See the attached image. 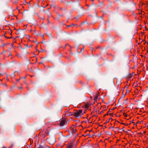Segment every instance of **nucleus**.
Returning <instances> with one entry per match:
<instances>
[{
	"label": "nucleus",
	"mask_w": 148,
	"mask_h": 148,
	"mask_svg": "<svg viewBox=\"0 0 148 148\" xmlns=\"http://www.w3.org/2000/svg\"><path fill=\"white\" fill-rule=\"evenodd\" d=\"M126 93H125V94L123 95L122 96H123V97H125V95H126Z\"/></svg>",
	"instance_id": "nucleus-29"
},
{
	"label": "nucleus",
	"mask_w": 148,
	"mask_h": 148,
	"mask_svg": "<svg viewBox=\"0 0 148 148\" xmlns=\"http://www.w3.org/2000/svg\"><path fill=\"white\" fill-rule=\"evenodd\" d=\"M16 81H17V82H18V81H19V79H17V80H16Z\"/></svg>",
	"instance_id": "nucleus-45"
},
{
	"label": "nucleus",
	"mask_w": 148,
	"mask_h": 148,
	"mask_svg": "<svg viewBox=\"0 0 148 148\" xmlns=\"http://www.w3.org/2000/svg\"><path fill=\"white\" fill-rule=\"evenodd\" d=\"M128 74L129 75V78H131L132 77V75L131 74L129 73H128Z\"/></svg>",
	"instance_id": "nucleus-18"
},
{
	"label": "nucleus",
	"mask_w": 148,
	"mask_h": 148,
	"mask_svg": "<svg viewBox=\"0 0 148 148\" xmlns=\"http://www.w3.org/2000/svg\"><path fill=\"white\" fill-rule=\"evenodd\" d=\"M19 88L20 89H22V87H19Z\"/></svg>",
	"instance_id": "nucleus-50"
},
{
	"label": "nucleus",
	"mask_w": 148,
	"mask_h": 148,
	"mask_svg": "<svg viewBox=\"0 0 148 148\" xmlns=\"http://www.w3.org/2000/svg\"><path fill=\"white\" fill-rule=\"evenodd\" d=\"M92 5H94V3H92Z\"/></svg>",
	"instance_id": "nucleus-59"
},
{
	"label": "nucleus",
	"mask_w": 148,
	"mask_h": 148,
	"mask_svg": "<svg viewBox=\"0 0 148 148\" xmlns=\"http://www.w3.org/2000/svg\"><path fill=\"white\" fill-rule=\"evenodd\" d=\"M120 130H121V131H124V130H123V128H122V129H121Z\"/></svg>",
	"instance_id": "nucleus-25"
},
{
	"label": "nucleus",
	"mask_w": 148,
	"mask_h": 148,
	"mask_svg": "<svg viewBox=\"0 0 148 148\" xmlns=\"http://www.w3.org/2000/svg\"><path fill=\"white\" fill-rule=\"evenodd\" d=\"M69 122V121H68L66 122V123H68Z\"/></svg>",
	"instance_id": "nucleus-42"
},
{
	"label": "nucleus",
	"mask_w": 148,
	"mask_h": 148,
	"mask_svg": "<svg viewBox=\"0 0 148 148\" xmlns=\"http://www.w3.org/2000/svg\"><path fill=\"white\" fill-rule=\"evenodd\" d=\"M71 26H72V25H67V27H70Z\"/></svg>",
	"instance_id": "nucleus-27"
},
{
	"label": "nucleus",
	"mask_w": 148,
	"mask_h": 148,
	"mask_svg": "<svg viewBox=\"0 0 148 148\" xmlns=\"http://www.w3.org/2000/svg\"><path fill=\"white\" fill-rule=\"evenodd\" d=\"M87 135H89V134H87Z\"/></svg>",
	"instance_id": "nucleus-62"
},
{
	"label": "nucleus",
	"mask_w": 148,
	"mask_h": 148,
	"mask_svg": "<svg viewBox=\"0 0 148 148\" xmlns=\"http://www.w3.org/2000/svg\"><path fill=\"white\" fill-rule=\"evenodd\" d=\"M65 115H66L67 116H72V115H73V113H72V112H69L66 113Z\"/></svg>",
	"instance_id": "nucleus-7"
},
{
	"label": "nucleus",
	"mask_w": 148,
	"mask_h": 148,
	"mask_svg": "<svg viewBox=\"0 0 148 148\" xmlns=\"http://www.w3.org/2000/svg\"><path fill=\"white\" fill-rule=\"evenodd\" d=\"M104 127H105V128H106V126H104Z\"/></svg>",
	"instance_id": "nucleus-60"
},
{
	"label": "nucleus",
	"mask_w": 148,
	"mask_h": 148,
	"mask_svg": "<svg viewBox=\"0 0 148 148\" xmlns=\"http://www.w3.org/2000/svg\"><path fill=\"white\" fill-rule=\"evenodd\" d=\"M50 9V8H48L47 9V12H49V9Z\"/></svg>",
	"instance_id": "nucleus-26"
},
{
	"label": "nucleus",
	"mask_w": 148,
	"mask_h": 148,
	"mask_svg": "<svg viewBox=\"0 0 148 148\" xmlns=\"http://www.w3.org/2000/svg\"><path fill=\"white\" fill-rule=\"evenodd\" d=\"M127 99H126V100H125V102H126V101H127Z\"/></svg>",
	"instance_id": "nucleus-37"
},
{
	"label": "nucleus",
	"mask_w": 148,
	"mask_h": 148,
	"mask_svg": "<svg viewBox=\"0 0 148 148\" xmlns=\"http://www.w3.org/2000/svg\"><path fill=\"white\" fill-rule=\"evenodd\" d=\"M28 3L29 4V6L31 7V5H30V2H29Z\"/></svg>",
	"instance_id": "nucleus-30"
},
{
	"label": "nucleus",
	"mask_w": 148,
	"mask_h": 148,
	"mask_svg": "<svg viewBox=\"0 0 148 148\" xmlns=\"http://www.w3.org/2000/svg\"><path fill=\"white\" fill-rule=\"evenodd\" d=\"M20 33L21 34V36H23L25 35L24 32L21 29V31L20 32Z\"/></svg>",
	"instance_id": "nucleus-5"
},
{
	"label": "nucleus",
	"mask_w": 148,
	"mask_h": 148,
	"mask_svg": "<svg viewBox=\"0 0 148 148\" xmlns=\"http://www.w3.org/2000/svg\"><path fill=\"white\" fill-rule=\"evenodd\" d=\"M112 128V127H109V129H110V128Z\"/></svg>",
	"instance_id": "nucleus-54"
},
{
	"label": "nucleus",
	"mask_w": 148,
	"mask_h": 148,
	"mask_svg": "<svg viewBox=\"0 0 148 148\" xmlns=\"http://www.w3.org/2000/svg\"><path fill=\"white\" fill-rule=\"evenodd\" d=\"M125 132L126 133H127V131H126Z\"/></svg>",
	"instance_id": "nucleus-64"
},
{
	"label": "nucleus",
	"mask_w": 148,
	"mask_h": 148,
	"mask_svg": "<svg viewBox=\"0 0 148 148\" xmlns=\"http://www.w3.org/2000/svg\"><path fill=\"white\" fill-rule=\"evenodd\" d=\"M89 106L88 105V104H87L85 105V108H86V109H88Z\"/></svg>",
	"instance_id": "nucleus-10"
},
{
	"label": "nucleus",
	"mask_w": 148,
	"mask_h": 148,
	"mask_svg": "<svg viewBox=\"0 0 148 148\" xmlns=\"http://www.w3.org/2000/svg\"><path fill=\"white\" fill-rule=\"evenodd\" d=\"M101 133H100V134H99V137H100V135H101Z\"/></svg>",
	"instance_id": "nucleus-52"
},
{
	"label": "nucleus",
	"mask_w": 148,
	"mask_h": 148,
	"mask_svg": "<svg viewBox=\"0 0 148 148\" xmlns=\"http://www.w3.org/2000/svg\"><path fill=\"white\" fill-rule=\"evenodd\" d=\"M110 112V111L109 110V112H108L107 113V114H105V115H104V116H106V115H108V114H109L108 113H109V112Z\"/></svg>",
	"instance_id": "nucleus-21"
},
{
	"label": "nucleus",
	"mask_w": 148,
	"mask_h": 148,
	"mask_svg": "<svg viewBox=\"0 0 148 148\" xmlns=\"http://www.w3.org/2000/svg\"><path fill=\"white\" fill-rule=\"evenodd\" d=\"M25 84H27V83H26V82H25Z\"/></svg>",
	"instance_id": "nucleus-63"
},
{
	"label": "nucleus",
	"mask_w": 148,
	"mask_h": 148,
	"mask_svg": "<svg viewBox=\"0 0 148 148\" xmlns=\"http://www.w3.org/2000/svg\"><path fill=\"white\" fill-rule=\"evenodd\" d=\"M46 140L49 143L52 145H53L56 141V138L54 136L50 138H47Z\"/></svg>",
	"instance_id": "nucleus-1"
},
{
	"label": "nucleus",
	"mask_w": 148,
	"mask_h": 148,
	"mask_svg": "<svg viewBox=\"0 0 148 148\" xmlns=\"http://www.w3.org/2000/svg\"><path fill=\"white\" fill-rule=\"evenodd\" d=\"M25 46H26V48H27V47H28V46H27V45H25Z\"/></svg>",
	"instance_id": "nucleus-41"
},
{
	"label": "nucleus",
	"mask_w": 148,
	"mask_h": 148,
	"mask_svg": "<svg viewBox=\"0 0 148 148\" xmlns=\"http://www.w3.org/2000/svg\"><path fill=\"white\" fill-rule=\"evenodd\" d=\"M23 78L24 79H25L26 78V77H23Z\"/></svg>",
	"instance_id": "nucleus-49"
},
{
	"label": "nucleus",
	"mask_w": 148,
	"mask_h": 148,
	"mask_svg": "<svg viewBox=\"0 0 148 148\" xmlns=\"http://www.w3.org/2000/svg\"><path fill=\"white\" fill-rule=\"evenodd\" d=\"M15 76V72L13 73L10 75V76L12 77H14Z\"/></svg>",
	"instance_id": "nucleus-13"
},
{
	"label": "nucleus",
	"mask_w": 148,
	"mask_h": 148,
	"mask_svg": "<svg viewBox=\"0 0 148 148\" xmlns=\"http://www.w3.org/2000/svg\"><path fill=\"white\" fill-rule=\"evenodd\" d=\"M28 63L29 64L30 63V60H28Z\"/></svg>",
	"instance_id": "nucleus-31"
},
{
	"label": "nucleus",
	"mask_w": 148,
	"mask_h": 148,
	"mask_svg": "<svg viewBox=\"0 0 148 148\" xmlns=\"http://www.w3.org/2000/svg\"><path fill=\"white\" fill-rule=\"evenodd\" d=\"M92 130H91L90 131H89L90 132H92Z\"/></svg>",
	"instance_id": "nucleus-51"
},
{
	"label": "nucleus",
	"mask_w": 148,
	"mask_h": 148,
	"mask_svg": "<svg viewBox=\"0 0 148 148\" xmlns=\"http://www.w3.org/2000/svg\"><path fill=\"white\" fill-rule=\"evenodd\" d=\"M84 49V48L81 49V51H82V50H83Z\"/></svg>",
	"instance_id": "nucleus-44"
},
{
	"label": "nucleus",
	"mask_w": 148,
	"mask_h": 148,
	"mask_svg": "<svg viewBox=\"0 0 148 148\" xmlns=\"http://www.w3.org/2000/svg\"><path fill=\"white\" fill-rule=\"evenodd\" d=\"M112 119V118L111 117V118H110L109 119V120H109V121L110 119Z\"/></svg>",
	"instance_id": "nucleus-48"
},
{
	"label": "nucleus",
	"mask_w": 148,
	"mask_h": 148,
	"mask_svg": "<svg viewBox=\"0 0 148 148\" xmlns=\"http://www.w3.org/2000/svg\"><path fill=\"white\" fill-rule=\"evenodd\" d=\"M103 112V111H102L101 112V114Z\"/></svg>",
	"instance_id": "nucleus-47"
},
{
	"label": "nucleus",
	"mask_w": 148,
	"mask_h": 148,
	"mask_svg": "<svg viewBox=\"0 0 148 148\" xmlns=\"http://www.w3.org/2000/svg\"><path fill=\"white\" fill-rule=\"evenodd\" d=\"M43 62H40L39 63L40 64H42Z\"/></svg>",
	"instance_id": "nucleus-46"
},
{
	"label": "nucleus",
	"mask_w": 148,
	"mask_h": 148,
	"mask_svg": "<svg viewBox=\"0 0 148 148\" xmlns=\"http://www.w3.org/2000/svg\"><path fill=\"white\" fill-rule=\"evenodd\" d=\"M109 134V135H111V133H110V134Z\"/></svg>",
	"instance_id": "nucleus-57"
},
{
	"label": "nucleus",
	"mask_w": 148,
	"mask_h": 148,
	"mask_svg": "<svg viewBox=\"0 0 148 148\" xmlns=\"http://www.w3.org/2000/svg\"><path fill=\"white\" fill-rule=\"evenodd\" d=\"M131 131V130H127V131Z\"/></svg>",
	"instance_id": "nucleus-56"
},
{
	"label": "nucleus",
	"mask_w": 148,
	"mask_h": 148,
	"mask_svg": "<svg viewBox=\"0 0 148 148\" xmlns=\"http://www.w3.org/2000/svg\"><path fill=\"white\" fill-rule=\"evenodd\" d=\"M73 143H69L68 145L66 146V148H73Z\"/></svg>",
	"instance_id": "nucleus-3"
},
{
	"label": "nucleus",
	"mask_w": 148,
	"mask_h": 148,
	"mask_svg": "<svg viewBox=\"0 0 148 148\" xmlns=\"http://www.w3.org/2000/svg\"><path fill=\"white\" fill-rule=\"evenodd\" d=\"M20 31H21V29H19L17 30V32H16V34L17 35H18L19 34V33H20Z\"/></svg>",
	"instance_id": "nucleus-11"
},
{
	"label": "nucleus",
	"mask_w": 148,
	"mask_h": 148,
	"mask_svg": "<svg viewBox=\"0 0 148 148\" xmlns=\"http://www.w3.org/2000/svg\"><path fill=\"white\" fill-rule=\"evenodd\" d=\"M76 4L77 6H80V3L78 2H77Z\"/></svg>",
	"instance_id": "nucleus-17"
},
{
	"label": "nucleus",
	"mask_w": 148,
	"mask_h": 148,
	"mask_svg": "<svg viewBox=\"0 0 148 148\" xmlns=\"http://www.w3.org/2000/svg\"><path fill=\"white\" fill-rule=\"evenodd\" d=\"M79 18V16H77V17H76V18H77L78 19V18Z\"/></svg>",
	"instance_id": "nucleus-36"
},
{
	"label": "nucleus",
	"mask_w": 148,
	"mask_h": 148,
	"mask_svg": "<svg viewBox=\"0 0 148 148\" xmlns=\"http://www.w3.org/2000/svg\"><path fill=\"white\" fill-rule=\"evenodd\" d=\"M22 52L24 54H27L28 52L27 51L26 48L24 49L22 51Z\"/></svg>",
	"instance_id": "nucleus-8"
},
{
	"label": "nucleus",
	"mask_w": 148,
	"mask_h": 148,
	"mask_svg": "<svg viewBox=\"0 0 148 148\" xmlns=\"http://www.w3.org/2000/svg\"><path fill=\"white\" fill-rule=\"evenodd\" d=\"M18 1V0H16L15 1V2H17Z\"/></svg>",
	"instance_id": "nucleus-43"
},
{
	"label": "nucleus",
	"mask_w": 148,
	"mask_h": 148,
	"mask_svg": "<svg viewBox=\"0 0 148 148\" xmlns=\"http://www.w3.org/2000/svg\"><path fill=\"white\" fill-rule=\"evenodd\" d=\"M71 25H72V26H74L75 25L73 24H72Z\"/></svg>",
	"instance_id": "nucleus-40"
},
{
	"label": "nucleus",
	"mask_w": 148,
	"mask_h": 148,
	"mask_svg": "<svg viewBox=\"0 0 148 148\" xmlns=\"http://www.w3.org/2000/svg\"><path fill=\"white\" fill-rule=\"evenodd\" d=\"M110 114V115H111V116H112V114H111V113H110V114Z\"/></svg>",
	"instance_id": "nucleus-38"
},
{
	"label": "nucleus",
	"mask_w": 148,
	"mask_h": 148,
	"mask_svg": "<svg viewBox=\"0 0 148 148\" xmlns=\"http://www.w3.org/2000/svg\"><path fill=\"white\" fill-rule=\"evenodd\" d=\"M27 38H29V37H30V36H29V35H27Z\"/></svg>",
	"instance_id": "nucleus-33"
},
{
	"label": "nucleus",
	"mask_w": 148,
	"mask_h": 148,
	"mask_svg": "<svg viewBox=\"0 0 148 148\" xmlns=\"http://www.w3.org/2000/svg\"><path fill=\"white\" fill-rule=\"evenodd\" d=\"M61 2H63V1H62V0H61Z\"/></svg>",
	"instance_id": "nucleus-53"
},
{
	"label": "nucleus",
	"mask_w": 148,
	"mask_h": 148,
	"mask_svg": "<svg viewBox=\"0 0 148 148\" xmlns=\"http://www.w3.org/2000/svg\"><path fill=\"white\" fill-rule=\"evenodd\" d=\"M133 123V122L132 121L130 123Z\"/></svg>",
	"instance_id": "nucleus-55"
},
{
	"label": "nucleus",
	"mask_w": 148,
	"mask_h": 148,
	"mask_svg": "<svg viewBox=\"0 0 148 148\" xmlns=\"http://www.w3.org/2000/svg\"><path fill=\"white\" fill-rule=\"evenodd\" d=\"M46 145H44V146H42V145H40L39 147L38 148H44L45 147H46Z\"/></svg>",
	"instance_id": "nucleus-12"
},
{
	"label": "nucleus",
	"mask_w": 148,
	"mask_h": 148,
	"mask_svg": "<svg viewBox=\"0 0 148 148\" xmlns=\"http://www.w3.org/2000/svg\"><path fill=\"white\" fill-rule=\"evenodd\" d=\"M130 92V91L128 90L127 89V92Z\"/></svg>",
	"instance_id": "nucleus-32"
},
{
	"label": "nucleus",
	"mask_w": 148,
	"mask_h": 148,
	"mask_svg": "<svg viewBox=\"0 0 148 148\" xmlns=\"http://www.w3.org/2000/svg\"><path fill=\"white\" fill-rule=\"evenodd\" d=\"M60 17H59H59H58V18H57V19H58V20H59L60 19Z\"/></svg>",
	"instance_id": "nucleus-34"
},
{
	"label": "nucleus",
	"mask_w": 148,
	"mask_h": 148,
	"mask_svg": "<svg viewBox=\"0 0 148 148\" xmlns=\"http://www.w3.org/2000/svg\"><path fill=\"white\" fill-rule=\"evenodd\" d=\"M99 95L98 94H96V95L95 96V97L94 98V100L96 101H97V99L98 98V97H99Z\"/></svg>",
	"instance_id": "nucleus-6"
},
{
	"label": "nucleus",
	"mask_w": 148,
	"mask_h": 148,
	"mask_svg": "<svg viewBox=\"0 0 148 148\" xmlns=\"http://www.w3.org/2000/svg\"><path fill=\"white\" fill-rule=\"evenodd\" d=\"M56 14H57V15L59 17L62 16H63V15H61V14H60L58 12H56Z\"/></svg>",
	"instance_id": "nucleus-14"
},
{
	"label": "nucleus",
	"mask_w": 148,
	"mask_h": 148,
	"mask_svg": "<svg viewBox=\"0 0 148 148\" xmlns=\"http://www.w3.org/2000/svg\"><path fill=\"white\" fill-rule=\"evenodd\" d=\"M109 122V120H107V121H106V123H104V124H106V123H108V122Z\"/></svg>",
	"instance_id": "nucleus-24"
},
{
	"label": "nucleus",
	"mask_w": 148,
	"mask_h": 148,
	"mask_svg": "<svg viewBox=\"0 0 148 148\" xmlns=\"http://www.w3.org/2000/svg\"><path fill=\"white\" fill-rule=\"evenodd\" d=\"M5 73H0V74H1V75H2V76L3 75H4L5 74Z\"/></svg>",
	"instance_id": "nucleus-22"
},
{
	"label": "nucleus",
	"mask_w": 148,
	"mask_h": 148,
	"mask_svg": "<svg viewBox=\"0 0 148 148\" xmlns=\"http://www.w3.org/2000/svg\"><path fill=\"white\" fill-rule=\"evenodd\" d=\"M72 132L71 133V134H73V133H75V132H76V130L75 129H74V128H72Z\"/></svg>",
	"instance_id": "nucleus-9"
},
{
	"label": "nucleus",
	"mask_w": 148,
	"mask_h": 148,
	"mask_svg": "<svg viewBox=\"0 0 148 148\" xmlns=\"http://www.w3.org/2000/svg\"><path fill=\"white\" fill-rule=\"evenodd\" d=\"M116 128L117 130H118L120 129H119V127H116Z\"/></svg>",
	"instance_id": "nucleus-35"
},
{
	"label": "nucleus",
	"mask_w": 148,
	"mask_h": 148,
	"mask_svg": "<svg viewBox=\"0 0 148 148\" xmlns=\"http://www.w3.org/2000/svg\"><path fill=\"white\" fill-rule=\"evenodd\" d=\"M1 148H6L4 146H3V147Z\"/></svg>",
	"instance_id": "nucleus-39"
},
{
	"label": "nucleus",
	"mask_w": 148,
	"mask_h": 148,
	"mask_svg": "<svg viewBox=\"0 0 148 148\" xmlns=\"http://www.w3.org/2000/svg\"><path fill=\"white\" fill-rule=\"evenodd\" d=\"M20 48L22 50V51H23V49H23V48L22 47V46H20Z\"/></svg>",
	"instance_id": "nucleus-23"
},
{
	"label": "nucleus",
	"mask_w": 148,
	"mask_h": 148,
	"mask_svg": "<svg viewBox=\"0 0 148 148\" xmlns=\"http://www.w3.org/2000/svg\"><path fill=\"white\" fill-rule=\"evenodd\" d=\"M123 114L125 117H126L127 116V115L125 113H123Z\"/></svg>",
	"instance_id": "nucleus-19"
},
{
	"label": "nucleus",
	"mask_w": 148,
	"mask_h": 148,
	"mask_svg": "<svg viewBox=\"0 0 148 148\" xmlns=\"http://www.w3.org/2000/svg\"><path fill=\"white\" fill-rule=\"evenodd\" d=\"M11 55V53H10L9 55V56H10V55Z\"/></svg>",
	"instance_id": "nucleus-58"
},
{
	"label": "nucleus",
	"mask_w": 148,
	"mask_h": 148,
	"mask_svg": "<svg viewBox=\"0 0 148 148\" xmlns=\"http://www.w3.org/2000/svg\"><path fill=\"white\" fill-rule=\"evenodd\" d=\"M65 121H66L65 119H64L60 121V125L61 126H62L64 125L65 124Z\"/></svg>",
	"instance_id": "nucleus-4"
},
{
	"label": "nucleus",
	"mask_w": 148,
	"mask_h": 148,
	"mask_svg": "<svg viewBox=\"0 0 148 148\" xmlns=\"http://www.w3.org/2000/svg\"><path fill=\"white\" fill-rule=\"evenodd\" d=\"M69 3V2L67 1H66L65 4H66V5H68Z\"/></svg>",
	"instance_id": "nucleus-16"
},
{
	"label": "nucleus",
	"mask_w": 148,
	"mask_h": 148,
	"mask_svg": "<svg viewBox=\"0 0 148 148\" xmlns=\"http://www.w3.org/2000/svg\"><path fill=\"white\" fill-rule=\"evenodd\" d=\"M90 0L92 1H94V0Z\"/></svg>",
	"instance_id": "nucleus-61"
},
{
	"label": "nucleus",
	"mask_w": 148,
	"mask_h": 148,
	"mask_svg": "<svg viewBox=\"0 0 148 148\" xmlns=\"http://www.w3.org/2000/svg\"><path fill=\"white\" fill-rule=\"evenodd\" d=\"M4 36L5 37V38H12V36H11V37H7V36H4Z\"/></svg>",
	"instance_id": "nucleus-20"
},
{
	"label": "nucleus",
	"mask_w": 148,
	"mask_h": 148,
	"mask_svg": "<svg viewBox=\"0 0 148 148\" xmlns=\"http://www.w3.org/2000/svg\"><path fill=\"white\" fill-rule=\"evenodd\" d=\"M60 9L62 11H65L66 10V9L65 8H60Z\"/></svg>",
	"instance_id": "nucleus-15"
},
{
	"label": "nucleus",
	"mask_w": 148,
	"mask_h": 148,
	"mask_svg": "<svg viewBox=\"0 0 148 148\" xmlns=\"http://www.w3.org/2000/svg\"><path fill=\"white\" fill-rule=\"evenodd\" d=\"M82 110H80L78 112H73V115L75 117H79V115L82 112Z\"/></svg>",
	"instance_id": "nucleus-2"
},
{
	"label": "nucleus",
	"mask_w": 148,
	"mask_h": 148,
	"mask_svg": "<svg viewBox=\"0 0 148 148\" xmlns=\"http://www.w3.org/2000/svg\"><path fill=\"white\" fill-rule=\"evenodd\" d=\"M44 51V50L43 49H41V51H39V52H40V51L43 52V51Z\"/></svg>",
	"instance_id": "nucleus-28"
}]
</instances>
